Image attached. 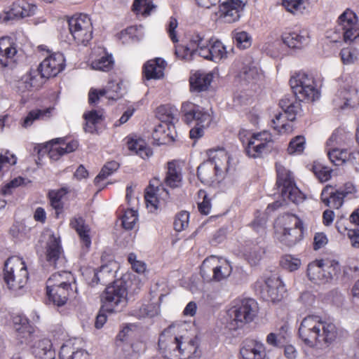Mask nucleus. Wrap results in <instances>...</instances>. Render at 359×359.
Returning <instances> with one entry per match:
<instances>
[{
	"label": "nucleus",
	"instance_id": "1",
	"mask_svg": "<svg viewBox=\"0 0 359 359\" xmlns=\"http://www.w3.org/2000/svg\"><path fill=\"white\" fill-rule=\"evenodd\" d=\"M199 346L197 337H187L174 325L165 329L158 339V351L165 359H201Z\"/></svg>",
	"mask_w": 359,
	"mask_h": 359
},
{
	"label": "nucleus",
	"instance_id": "2",
	"mask_svg": "<svg viewBox=\"0 0 359 359\" xmlns=\"http://www.w3.org/2000/svg\"><path fill=\"white\" fill-rule=\"evenodd\" d=\"M140 285V281L133 274H126L115 280L107 287L102 295V311L108 313L121 311L128 302V292H135Z\"/></svg>",
	"mask_w": 359,
	"mask_h": 359
},
{
	"label": "nucleus",
	"instance_id": "3",
	"mask_svg": "<svg viewBox=\"0 0 359 359\" xmlns=\"http://www.w3.org/2000/svg\"><path fill=\"white\" fill-rule=\"evenodd\" d=\"M77 292L76 280L69 271L55 273L47 280L46 294L49 302L57 306H63L69 297Z\"/></svg>",
	"mask_w": 359,
	"mask_h": 359
},
{
	"label": "nucleus",
	"instance_id": "4",
	"mask_svg": "<svg viewBox=\"0 0 359 359\" xmlns=\"http://www.w3.org/2000/svg\"><path fill=\"white\" fill-rule=\"evenodd\" d=\"M330 42L337 43L343 40L350 43L359 38V19L356 13L346 8L338 18L336 28L326 32Z\"/></svg>",
	"mask_w": 359,
	"mask_h": 359
},
{
	"label": "nucleus",
	"instance_id": "5",
	"mask_svg": "<svg viewBox=\"0 0 359 359\" xmlns=\"http://www.w3.org/2000/svg\"><path fill=\"white\" fill-rule=\"evenodd\" d=\"M274 229L276 239L286 246L295 245L303 237V223L295 215L285 214L278 217Z\"/></svg>",
	"mask_w": 359,
	"mask_h": 359
},
{
	"label": "nucleus",
	"instance_id": "6",
	"mask_svg": "<svg viewBox=\"0 0 359 359\" xmlns=\"http://www.w3.org/2000/svg\"><path fill=\"white\" fill-rule=\"evenodd\" d=\"M28 278L27 265L22 258L11 257L6 261L4 278L8 289L14 294L20 295L23 294Z\"/></svg>",
	"mask_w": 359,
	"mask_h": 359
},
{
	"label": "nucleus",
	"instance_id": "7",
	"mask_svg": "<svg viewBox=\"0 0 359 359\" xmlns=\"http://www.w3.org/2000/svg\"><path fill=\"white\" fill-rule=\"evenodd\" d=\"M184 120L187 124H195L190 130V137L198 140L203 136L204 129L208 128L212 118L211 114L201 107L191 102H185L182 105Z\"/></svg>",
	"mask_w": 359,
	"mask_h": 359
},
{
	"label": "nucleus",
	"instance_id": "8",
	"mask_svg": "<svg viewBox=\"0 0 359 359\" xmlns=\"http://www.w3.org/2000/svg\"><path fill=\"white\" fill-rule=\"evenodd\" d=\"M341 81L343 83L332 100L334 108L346 110L359 107V91L352 85V79L348 75H344L341 78Z\"/></svg>",
	"mask_w": 359,
	"mask_h": 359
},
{
	"label": "nucleus",
	"instance_id": "9",
	"mask_svg": "<svg viewBox=\"0 0 359 359\" xmlns=\"http://www.w3.org/2000/svg\"><path fill=\"white\" fill-rule=\"evenodd\" d=\"M210 39L205 37L203 33L194 32L188 36L186 46L177 45L175 48L176 56L186 61L193 59L194 55L201 57L208 54V48L210 43Z\"/></svg>",
	"mask_w": 359,
	"mask_h": 359
},
{
	"label": "nucleus",
	"instance_id": "10",
	"mask_svg": "<svg viewBox=\"0 0 359 359\" xmlns=\"http://www.w3.org/2000/svg\"><path fill=\"white\" fill-rule=\"evenodd\" d=\"M256 304L252 299L234 300L227 312L231 320V328L237 329L251 322L255 316Z\"/></svg>",
	"mask_w": 359,
	"mask_h": 359
},
{
	"label": "nucleus",
	"instance_id": "11",
	"mask_svg": "<svg viewBox=\"0 0 359 359\" xmlns=\"http://www.w3.org/2000/svg\"><path fill=\"white\" fill-rule=\"evenodd\" d=\"M290 84L299 101L313 102L320 97L314 79L305 73L299 72L292 76Z\"/></svg>",
	"mask_w": 359,
	"mask_h": 359
},
{
	"label": "nucleus",
	"instance_id": "12",
	"mask_svg": "<svg viewBox=\"0 0 359 359\" xmlns=\"http://www.w3.org/2000/svg\"><path fill=\"white\" fill-rule=\"evenodd\" d=\"M277 172V184L281 189V195L285 199L294 203L304 200V194L296 187L292 173L282 164L276 165Z\"/></svg>",
	"mask_w": 359,
	"mask_h": 359
},
{
	"label": "nucleus",
	"instance_id": "13",
	"mask_svg": "<svg viewBox=\"0 0 359 359\" xmlns=\"http://www.w3.org/2000/svg\"><path fill=\"white\" fill-rule=\"evenodd\" d=\"M68 24L70 34L78 45L86 46L92 39L93 25L87 15H75L69 19Z\"/></svg>",
	"mask_w": 359,
	"mask_h": 359
},
{
	"label": "nucleus",
	"instance_id": "14",
	"mask_svg": "<svg viewBox=\"0 0 359 359\" xmlns=\"http://www.w3.org/2000/svg\"><path fill=\"white\" fill-rule=\"evenodd\" d=\"M338 268V263L334 261L316 259L309 264L307 276L316 283H326L332 279Z\"/></svg>",
	"mask_w": 359,
	"mask_h": 359
},
{
	"label": "nucleus",
	"instance_id": "15",
	"mask_svg": "<svg viewBox=\"0 0 359 359\" xmlns=\"http://www.w3.org/2000/svg\"><path fill=\"white\" fill-rule=\"evenodd\" d=\"M256 286L262 297L272 302L281 301L286 293L285 284L279 277L275 275L265 277L263 280H259Z\"/></svg>",
	"mask_w": 359,
	"mask_h": 359
},
{
	"label": "nucleus",
	"instance_id": "16",
	"mask_svg": "<svg viewBox=\"0 0 359 359\" xmlns=\"http://www.w3.org/2000/svg\"><path fill=\"white\" fill-rule=\"evenodd\" d=\"M273 147L272 135L267 130H263L252 135L245 147V152L249 157L259 158L269 153Z\"/></svg>",
	"mask_w": 359,
	"mask_h": 359
},
{
	"label": "nucleus",
	"instance_id": "17",
	"mask_svg": "<svg viewBox=\"0 0 359 359\" xmlns=\"http://www.w3.org/2000/svg\"><path fill=\"white\" fill-rule=\"evenodd\" d=\"M168 197L169 193L161 184L160 180L158 178L152 179L146 189L144 194L147 210L151 212H154L164 204Z\"/></svg>",
	"mask_w": 359,
	"mask_h": 359
},
{
	"label": "nucleus",
	"instance_id": "18",
	"mask_svg": "<svg viewBox=\"0 0 359 359\" xmlns=\"http://www.w3.org/2000/svg\"><path fill=\"white\" fill-rule=\"evenodd\" d=\"M320 326V316L309 315L304 318L299 327V336L306 345L316 346V337Z\"/></svg>",
	"mask_w": 359,
	"mask_h": 359
},
{
	"label": "nucleus",
	"instance_id": "19",
	"mask_svg": "<svg viewBox=\"0 0 359 359\" xmlns=\"http://www.w3.org/2000/svg\"><path fill=\"white\" fill-rule=\"evenodd\" d=\"M16 39L13 36L0 38V67H12L18 58Z\"/></svg>",
	"mask_w": 359,
	"mask_h": 359
},
{
	"label": "nucleus",
	"instance_id": "20",
	"mask_svg": "<svg viewBox=\"0 0 359 359\" xmlns=\"http://www.w3.org/2000/svg\"><path fill=\"white\" fill-rule=\"evenodd\" d=\"M65 67V59L62 53H55L46 57L38 68L42 76L50 79L57 76Z\"/></svg>",
	"mask_w": 359,
	"mask_h": 359
},
{
	"label": "nucleus",
	"instance_id": "21",
	"mask_svg": "<svg viewBox=\"0 0 359 359\" xmlns=\"http://www.w3.org/2000/svg\"><path fill=\"white\" fill-rule=\"evenodd\" d=\"M77 147L78 142L76 140L67 142L64 138H56L47 142L42 150L48 153L50 158L57 161L62 155L75 151Z\"/></svg>",
	"mask_w": 359,
	"mask_h": 359
},
{
	"label": "nucleus",
	"instance_id": "22",
	"mask_svg": "<svg viewBox=\"0 0 359 359\" xmlns=\"http://www.w3.org/2000/svg\"><path fill=\"white\" fill-rule=\"evenodd\" d=\"M210 267H212L213 280L218 282L229 278L232 272L230 262L216 256H211L203 261L202 271Z\"/></svg>",
	"mask_w": 359,
	"mask_h": 359
},
{
	"label": "nucleus",
	"instance_id": "23",
	"mask_svg": "<svg viewBox=\"0 0 359 359\" xmlns=\"http://www.w3.org/2000/svg\"><path fill=\"white\" fill-rule=\"evenodd\" d=\"M245 5L243 0H226L219 6V17L225 22H235L241 18Z\"/></svg>",
	"mask_w": 359,
	"mask_h": 359
},
{
	"label": "nucleus",
	"instance_id": "24",
	"mask_svg": "<svg viewBox=\"0 0 359 359\" xmlns=\"http://www.w3.org/2000/svg\"><path fill=\"white\" fill-rule=\"evenodd\" d=\"M262 78V72L257 64L245 65L239 74L238 80L241 86L251 91L256 90V84Z\"/></svg>",
	"mask_w": 359,
	"mask_h": 359
},
{
	"label": "nucleus",
	"instance_id": "25",
	"mask_svg": "<svg viewBox=\"0 0 359 359\" xmlns=\"http://www.w3.org/2000/svg\"><path fill=\"white\" fill-rule=\"evenodd\" d=\"M114 65L111 54L108 53L103 47L95 48L92 51L90 67L93 69L109 72Z\"/></svg>",
	"mask_w": 359,
	"mask_h": 359
},
{
	"label": "nucleus",
	"instance_id": "26",
	"mask_svg": "<svg viewBox=\"0 0 359 359\" xmlns=\"http://www.w3.org/2000/svg\"><path fill=\"white\" fill-rule=\"evenodd\" d=\"M45 78L39 69H31L18 81L17 88L20 93L39 90L44 83Z\"/></svg>",
	"mask_w": 359,
	"mask_h": 359
},
{
	"label": "nucleus",
	"instance_id": "27",
	"mask_svg": "<svg viewBox=\"0 0 359 359\" xmlns=\"http://www.w3.org/2000/svg\"><path fill=\"white\" fill-rule=\"evenodd\" d=\"M37 6L25 0H18L14 2L9 10L6 11V18L10 20L31 17L36 14Z\"/></svg>",
	"mask_w": 359,
	"mask_h": 359
},
{
	"label": "nucleus",
	"instance_id": "28",
	"mask_svg": "<svg viewBox=\"0 0 359 359\" xmlns=\"http://www.w3.org/2000/svg\"><path fill=\"white\" fill-rule=\"evenodd\" d=\"M318 336L316 337V346L327 345L337 337V328L334 323L320 316Z\"/></svg>",
	"mask_w": 359,
	"mask_h": 359
},
{
	"label": "nucleus",
	"instance_id": "29",
	"mask_svg": "<svg viewBox=\"0 0 359 359\" xmlns=\"http://www.w3.org/2000/svg\"><path fill=\"white\" fill-rule=\"evenodd\" d=\"M240 353L243 359H265L266 348L261 341L247 339L242 344Z\"/></svg>",
	"mask_w": 359,
	"mask_h": 359
},
{
	"label": "nucleus",
	"instance_id": "30",
	"mask_svg": "<svg viewBox=\"0 0 359 359\" xmlns=\"http://www.w3.org/2000/svg\"><path fill=\"white\" fill-rule=\"evenodd\" d=\"M208 161L212 163L215 168L223 176L228 172L231 157L230 154L223 148L210 149L208 152Z\"/></svg>",
	"mask_w": 359,
	"mask_h": 359
},
{
	"label": "nucleus",
	"instance_id": "31",
	"mask_svg": "<svg viewBox=\"0 0 359 359\" xmlns=\"http://www.w3.org/2000/svg\"><path fill=\"white\" fill-rule=\"evenodd\" d=\"M309 36L304 30H285L281 34L283 43L290 49L299 50L309 43Z\"/></svg>",
	"mask_w": 359,
	"mask_h": 359
},
{
	"label": "nucleus",
	"instance_id": "32",
	"mask_svg": "<svg viewBox=\"0 0 359 359\" xmlns=\"http://www.w3.org/2000/svg\"><path fill=\"white\" fill-rule=\"evenodd\" d=\"M88 351L81 347L79 340L76 339L67 340L60 348L61 359H88Z\"/></svg>",
	"mask_w": 359,
	"mask_h": 359
},
{
	"label": "nucleus",
	"instance_id": "33",
	"mask_svg": "<svg viewBox=\"0 0 359 359\" xmlns=\"http://www.w3.org/2000/svg\"><path fill=\"white\" fill-rule=\"evenodd\" d=\"M175 128L170 121H161L152 132V138L157 144H165L175 140Z\"/></svg>",
	"mask_w": 359,
	"mask_h": 359
},
{
	"label": "nucleus",
	"instance_id": "34",
	"mask_svg": "<svg viewBox=\"0 0 359 359\" xmlns=\"http://www.w3.org/2000/svg\"><path fill=\"white\" fill-rule=\"evenodd\" d=\"M71 226L76 231L79 236L82 250L88 252L91 246L92 232L88 224L82 217H74L70 222Z\"/></svg>",
	"mask_w": 359,
	"mask_h": 359
},
{
	"label": "nucleus",
	"instance_id": "35",
	"mask_svg": "<svg viewBox=\"0 0 359 359\" xmlns=\"http://www.w3.org/2000/svg\"><path fill=\"white\" fill-rule=\"evenodd\" d=\"M13 323L20 343L28 344L32 339L33 329L27 318L21 315L15 316L13 318Z\"/></svg>",
	"mask_w": 359,
	"mask_h": 359
},
{
	"label": "nucleus",
	"instance_id": "36",
	"mask_svg": "<svg viewBox=\"0 0 359 359\" xmlns=\"http://www.w3.org/2000/svg\"><path fill=\"white\" fill-rule=\"evenodd\" d=\"M45 235L48 238L46 247L47 261L50 264L56 266L57 262L61 259L62 248L60 238L50 231H47Z\"/></svg>",
	"mask_w": 359,
	"mask_h": 359
},
{
	"label": "nucleus",
	"instance_id": "37",
	"mask_svg": "<svg viewBox=\"0 0 359 359\" xmlns=\"http://www.w3.org/2000/svg\"><path fill=\"white\" fill-rule=\"evenodd\" d=\"M216 74L215 71L195 72L190 77L191 88L198 92L207 90Z\"/></svg>",
	"mask_w": 359,
	"mask_h": 359
},
{
	"label": "nucleus",
	"instance_id": "38",
	"mask_svg": "<svg viewBox=\"0 0 359 359\" xmlns=\"http://www.w3.org/2000/svg\"><path fill=\"white\" fill-rule=\"evenodd\" d=\"M343 194L339 190H335L332 186L327 185L321 192V201L326 206L338 209L344 203Z\"/></svg>",
	"mask_w": 359,
	"mask_h": 359
},
{
	"label": "nucleus",
	"instance_id": "39",
	"mask_svg": "<svg viewBox=\"0 0 359 359\" xmlns=\"http://www.w3.org/2000/svg\"><path fill=\"white\" fill-rule=\"evenodd\" d=\"M197 172L201 182L208 185L217 181L219 177H223L216 170L212 163H210L208 159L198 166Z\"/></svg>",
	"mask_w": 359,
	"mask_h": 359
},
{
	"label": "nucleus",
	"instance_id": "40",
	"mask_svg": "<svg viewBox=\"0 0 359 359\" xmlns=\"http://www.w3.org/2000/svg\"><path fill=\"white\" fill-rule=\"evenodd\" d=\"M32 353L39 359H55L56 353L50 339H43L34 343Z\"/></svg>",
	"mask_w": 359,
	"mask_h": 359
},
{
	"label": "nucleus",
	"instance_id": "41",
	"mask_svg": "<svg viewBox=\"0 0 359 359\" xmlns=\"http://www.w3.org/2000/svg\"><path fill=\"white\" fill-rule=\"evenodd\" d=\"M166 62L162 58L148 61L144 66V74L147 79H159L164 75Z\"/></svg>",
	"mask_w": 359,
	"mask_h": 359
},
{
	"label": "nucleus",
	"instance_id": "42",
	"mask_svg": "<svg viewBox=\"0 0 359 359\" xmlns=\"http://www.w3.org/2000/svg\"><path fill=\"white\" fill-rule=\"evenodd\" d=\"M227 57L225 46L219 40L211 39L208 48V54L204 58L214 62H219Z\"/></svg>",
	"mask_w": 359,
	"mask_h": 359
},
{
	"label": "nucleus",
	"instance_id": "43",
	"mask_svg": "<svg viewBox=\"0 0 359 359\" xmlns=\"http://www.w3.org/2000/svg\"><path fill=\"white\" fill-rule=\"evenodd\" d=\"M128 149L133 153L140 156L143 159L151 157L153 154L151 149L147 145L144 140L129 137L127 141Z\"/></svg>",
	"mask_w": 359,
	"mask_h": 359
},
{
	"label": "nucleus",
	"instance_id": "44",
	"mask_svg": "<svg viewBox=\"0 0 359 359\" xmlns=\"http://www.w3.org/2000/svg\"><path fill=\"white\" fill-rule=\"evenodd\" d=\"M279 106L282 111H284L287 120L292 121L295 119L296 116L301 111V104L299 102L294 100L293 98L285 97L280 100Z\"/></svg>",
	"mask_w": 359,
	"mask_h": 359
},
{
	"label": "nucleus",
	"instance_id": "45",
	"mask_svg": "<svg viewBox=\"0 0 359 359\" xmlns=\"http://www.w3.org/2000/svg\"><path fill=\"white\" fill-rule=\"evenodd\" d=\"M182 180V170L175 161L168 163V171L165 178L167 186L175 188L181 185Z\"/></svg>",
	"mask_w": 359,
	"mask_h": 359
},
{
	"label": "nucleus",
	"instance_id": "46",
	"mask_svg": "<svg viewBox=\"0 0 359 359\" xmlns=\"http://www.w3.org/2000/svg\"><path fill=\"white\" fill-rule=\"evenodd\" d=\"M126 88L123 81L120 79L109 81L104 88L107 90V98L109 101H116L123 96Z\"/></svg>",
	"mask_w": 359,
	"mask_h": 359
},
{
	"label": "nucleus",
	"instance_id": "47",
	"mask_svg": "<svg viewBox=\"0 0 359 359\" xmlns=\"http://www.w3.org/2000/svg\"><path fill=\"white\" fill-rule=\"evenodd\" d=\"M114 265H115L114 263H109V264L102 266L98 271H94L93 278L90 284L95 285L100 282L105 284L112 279L115 273Z\"/></svg>",
	"mask_w": 359,
	"mask_h": 359
},
{
	"label": "nucleus",
	"instance_id": "48",
	"mask_svg": "<svg viewBox=\"0 0 359 359\" xmlns=\"http://www.w3.org/2000/svg\"><path fill=\"white\" fill-rule=\"evenodd\" d=\"M86 121L85 130L93 133L96 130L97 125L100 123L103 118V111L102 110L93 109L86 112L83 114Z\"/></svg>",
	"mask_w": 359,
	"mask_h": 359
},
{
	"label": "nucleus",
	"instance_id": "49",
	"mask_svg": "<svg viewBox=\"0 0 359 359\" xmlns=\"http://www.w3.org/2000/svg\"><path fill=\"white\" fill-rule=\"evenodd\" d=\"M53 107H48L43 109L32 110L24 118L22 126L24 128H28L32 125L34 121L38 119H46L50 117L53 111Z\"/></svg>",
	"mask_w": 359,
	"mask_h": 359
},
{
	"label": "nucleus",
	"instance_id": "50",
	"mask_svg": "<svg viewBox=\"0 0 359 359\" xmlns=\"http://www.w3.org/2000/svg\"><path fill=\"white\" fill-rule=\"evenodd\" d=\"M306 0H283L282 5L293 15L303 14L306 9Z\"/></svg>",
	"mask_w": 359,
	"mask_h": 359
},
{
	"label": "nucleus",
	"instance_id": "51",
	"mask_svg": "<svg viewBox=\"0 0 359 359\" xmlns=\"http://www.w3.org/2000/svg\"><path fill=\"white\" fill-rule=\"evenodd\" d=\"M271 126L280 133H287L292 130V125L285 121V116L280 112L274 115L271 120Z\"/></svg>",
	"mask_w": 359,
	"mask_h": 359
},
{
	"label": "nucleus",
	"instance_id": "52",
	"mask_svg": "<svg viewBox=\"0 0 359 359\" xmlns=\"http://www.w3.org/2000/svg\"><path fill=\"white\" fill-rule=\"evenodd\" d=\"M67 193V190L65 188L53 190L49 192L50 205L55 210L57 216L62 210L63 203L62 200Z\"/></svg>",
	"mask_w": 359,
	"mask_h": 359
},
{
	"label": "nucleus",
	"instance_id": "53",
	"mask_svg": "<svg viewBox=\"0 0 359 359\" xmlns=\"http://www.w3.org/2000/svg\"><path fill=\"white\" fill-rule=\"evenodd\" d=\"M156 8L151 0H135L133 10L138 15L149 16Z\"/></svg>",
	"mask_w": 359,
	"mask_h": 359
},
{
	"label": "nucleus",
	"instance_id": "54",
	"mask_svg": "<svg viewBox=\"0 0 359 359\" xmlns=\"http://www.w3.org/2000/svg\"><path fill=\"white\" fill-rule=\"evenodd\" d=\"M336 226L339 233L346 234L353 248H359V229H348L346 226H341L339 222H337Z\"/></svg>",
	"mask_w": 359,
	"mask_h": 359
},
{
	"label": "nucleus",
	"instance_id": "55",
	"mask_svg": "<svg viewBox=\"0 0 359 359\" xmlns=\"http://www.w3.org/2000/svg\"><path fill=\"white\" fill-rule=\"evenodd\" d=\"M233 36L234 41L239 48L246 49L251 46L252 39L247 32L236 29L233 32Z\"/></svg>",
	"mask_w": 359,
	"mask_h": 359
},
{
	"label": "nucleus",
	"instance_id": "56",
	"mask_svg": "<svg viewBox=\"0 0 359 359\" xmlns=\"http://www.w3.org/2000/svg\"><path fill=\"white\" fill-rule=\"evenodd\" d=\"M17 163V157L8 151L0 152V178L10 168Z\"/></svg>",
	"mask_w": 359,
	"mask_h": 359
},
{
	"label": "nucleus",
	"instance_id": "57",
	"mask_svg": "<svg viewBox=\"0 0 359 359\" xmlns=\"http://www.w3.org/2000/svg\"><path fill=\"white\" fill-rule=\"evenodd\" d=\"M339 55L343 64L345 65H353L359 59L358 50L352 47L342 48Z\"/></svg>",
	"mask_w": 359,
	"mask_h": 359
},
{
	"label": "nucleus",
	"instance_id": "58",
	"mask_svg": "<svg viewBox=\"0 0 359 359\" xmlns=\"http://www.w3.org/2000/svg\"><path fill=\"white\" fill-rule=\"evenodd\" d=\"M306 138L303 135H297L292 138L288 145L287 152L289 154H300L305 149Z\"/></svg>",
	"mask_w": 359,
	"mask_h": 359
},
{
	"label": "nucleus",
	"instance_id": "59",
	"mask_svg": "<svg viewBox=\"0 0 359 359\" xmlns=\"http://www.w3.org/2000/svg\"><path fill=\"white\" fill-rule=\"evenodd\" d=\"M327 156L330 161L335 165H341L347 161V150L339 149H328Z\"/></svg>",
	"mask_w": 359,
	"mask_h": 359
},
{
	"label": "nucleus",
	"instance_id": "60",
	"mask_svg": "<svg viewBox=\"0 0 359 359\" xmlns=\"http://www.w3.org/2000/svg\"><path fill=\"white\" fill-rule=\"evenodd\" d=\"M123 227L127 230L133 229L138 220V214L137 210L133 208L126 210L122 216Z\"/></svg>",
	"mask_w": 359,
	"mask_h": 359
},
{
	"label": "nucleus",
	"instance_id": "61",
	"mask_svg": "<svg viewBox=\"0 0 359 359\" xmlns=\"http://www.w3.org/2000/svg\"><path fill=\"white\" fill-rule=\"evenodd\" d=\"M311 169L320 182H327L331 178V170L320 162H314Z\"/></svg>",
	"mask_w": 359,
	"mask_h": 359
},
{
	"label": "nucleus",
	"instance_id": "62",
	"mask_svg": "<svg viewBox=\"0 0 359 359\" xmlns=\"http://www.w3.org/2000/svg\"><path fill=\"white\" fill-rule=\"evenodd\" d=\"M137 28L130 26L117 34V39L123 44L130 43L137 39Z\"/></svg>",
	"mask_w": 359,
	"mask_h": 359
},
{
	"label": "nucleus",
	"instance_id": "63",
	"mask_svg": "<svg viewBox=\"0 0 359 359\" xmlns=\"http://www.w3.org/2000/svg\"><path fill=\"white\" fill-rule=\"evenodd\" d=\"M119 167L118 163L116 161H110L107 163L101 171L98 174V175L95 179V183L99 185L100 182L110 175H111L114 172H115Z\"/></svg>",
	"mask_w": 359,
	"mask_h": 359
},
{
	"label": "nucleus",
	"instance_id": "64",
	"mask_svg": "<svg viewBox=\"0 0 359 359\" xmlns=\"http://www.w3.org/2000/svg\"><path fill=\"white\" fill-rule=\"evenodd\" d=\"M302 262L299 259L290 255H286L280 260L281 266L290 271L297 270Z\"/></svg>",
	"mask_w": 359,
	"mask_h": 359
}]
</instances>
